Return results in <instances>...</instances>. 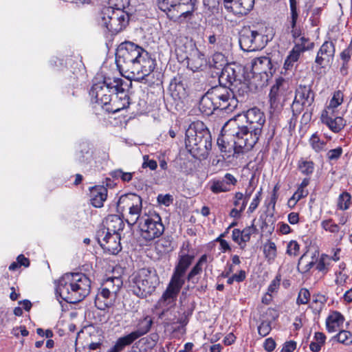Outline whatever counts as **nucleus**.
Segmentation results:
<instances>
[{
  "label": "nucleus",
  "mask_w": 352,
  "mask_h": 352,
  "mask_svg": "<svg viewBox=\"0 0 352 352\" xmlns=\"http://www.w3.org/2000/svg\"><path fill=\"white\" fill-rule=\"evenodd\" d=\"M194 259V254H189L182 250L180 251L178 256V261L175 265L174 270L186 274L187 270L191 265Z\"/></svg>",
  "instance_id": "nucleus-28"
},
{
  "label": "nucleus",
  "mask_w": 352,
  "mask_h": 352,
  "mask_svg": "<svg viewBox=\"0 0 352 352\" xmlns=\"http://www.w3.org/2000/svg\"><path fill=\"white\" fill-rule=\"evenodd\" d=\"M122 285V280L120 277H109L104 280L96 296V307L100 310L111 307Z\"/></svg>",
  "instance_id": "nucleus-9"
},
{
  "label": "nucleus",
  "mask_w": 352,
  "mask_h": 352,
  "mask_svg": "<svg viewBox=\"0 0 352 352\" xmlns=\"http://www.w3.org/2000/svg\"><path fill=\"white\" fill-rule=\"evenodd\" d=\"M212 67L222 70V68L228 65L226 58L221 52H216L212 56V62L210 63Z\"/></svg>",
  "instance_id": "nucleus-37"
},
{
  "label": "nucleus",
  "mask_w": 352,
  "mask_h": 352,
  "mask_svg": "<svg viewBox=\"0 0 352 352\" xmlns=\"http://www.w3.org/2000/svg\"><path fill=\"white\" fill-rule=\"evenodd\" d=\"M152 324V318L150 316H146L139 320L135 331L122 338L128 344V345H130L135 340L146 334L150 331Z\"/></svg>",
  "instance_id": "nucleus-20"
},
{
  "label": "nucleus",
  "mask_w": 352,
  "mask_h": 352,
  "mask_svg": "<svg viewBox=\"0 0 352 352\" xmlns=\"http://www.w3.org/2000/svg\"><path fill=\"white\" fill-rule=\"evenodd\" d=\"M209 90L218 109L230 113L237 107L238 101L229 87L219 85Z\"/></svg>",
  "instance_id": "nucleus-15"
},
{
  "label": "nucleus",
  "mask_w": 352,
  "mask_h": 352,
  "mask_svg": "<svg viewBox=\"0 0 352 352\" xmlns=\"http://www.w3.org/2000/svg\"><path fill=\"white\" fill-rule=\"evenodd\" d=\"M107 197V189L102 186H96L91 190V204L96 208H100L103 206Z\"/></svg>",
  "instance_id": "nucleus-30"
},
{
  "label": "nucleus",
  "mask_w": 352,
  "mask_h": 352,
  "mask_svg": "<svg viewBox=\"0 0 352 352\" xmlns=\"http://www.w3.org/2000/svg\"><path fill=\"white\" fill-rule=\"evenodd\" d=\"M310 299V293L306 288H302L298 295L296 303L298 305H306Z\"/></svg>",
  "instance_id": "nucleus-47"
},
{
  "label": "nucleus",
  "mask_w": 352,
  "mask_h": 352,
  "mask_svg": "<svg viewBox=\"0 0 352 352\" xmlns=\"http://www.w3.org/2000/svg\"><path fill=\"white\" fill-rule=\"evenodd\" d=\"M351 195L347 192H342L338 198V206L340 210H345L349 208L351 204Z\"/></svg>",
  "instance_id": "nucleus-41"
},
{
  "label": "nucleus",
  "mask_w": 352,
  "mask_h": 352,
  "mask_svg": "<svg viewBox=\"0 0 352 352\" xmlns=\"http://www.w3.org/2000/svg\"><path fill=\"white\" fill-rule=\"evenodd\" d=\"M287 89L288 84L283 78L276 80L269 94L271 109L276 110L282 107L285 100Z\"/></svg>",
  "instance_id": "nucleus-17"
},
{
  "label": "nucleus",
  "mask_w": 352,
  "mask_h": 352,
  "mask_svg": "<svg viewBox=\"0 0 352 352\" xmlns=\"http://www.w3.org/2000/svg\"><path fill=\"white\" fill-rule=\"evenodd\" d=\"M230 120L237 122L241 131L240 133L246 138V141L254 146L261 134L265 122V116L259 109L254 107L248 110L245 114L239 115Z\"/></svg>",
  "instance_id": "nucleus-6"
},
{
  "label": "nucleus",
  "mask_w": 352,
  "mask_h": 352,
  "mask_svg": "<svg viewBox=\"0 0 352 352\" xmlns=\"http://www.w3.org/2000/svg\"><path fill=\"white\" fill-rule=\"evenodd\" d=\"M322 122L326 124L334 133L340 132L346 125V122L342 117L333 118Z\"/></svg>",
  "instance_id": "nucleus-35"
},
{
  "label": "nucleus",
  "mask_w": 352,
  "mask_h": 352,
  "mask_svg": "<svg viewBox=\"0 0 352 352\" xmlns=\"http://www.w3.org/2000/svg\"><path fill=\"white\" fill-rule=\"evenodd\" d=\"M335 338L337 340L346 345H349L352 343V333L350 331L342 330L340 331Z\"/></svg>",
  "instance_id": "nucleus-42"
},
{
  "label": "nucleus",
  "mask_w": 352,
  "mask_h": 352,
  "mask_svg": "<svg viewBox=\"0 0 352 352\" xmlns=\"http://www.w3.org/2000/svg\"><path fill=\"white\" fill-rule=\"evenodd\" d=\"M142 199L135 193L122 195L117 203V211L122 214L130 226L136 224L142 215Z\"/></svg>",
  "instance_id": "nucleus-8"
},
{
  "label": "nucleus",
  "mask_w": 352,
  "mask_h": 352,
  "mask_svg": "<svg viewBox=\"0 0 352 352\" xmlns=\"http://www.w3.org/2000/svg\"><path fill=\"white\" fill-rule=\"evenodd\" d=\"M131 86V82L124 80L122 78H116L113 80L109 78L104 79L102 82H99L93 85L91 90L90 95L92 99H94L95 102L101 105H107L111 102L112 94H121L123 97L120 99L123 101L122 105H118L116 103L118 102L116 99L118 98L116 96V99L113 100V105L116 109H111L113 112L119 111L126 107L129 104V97L125 91Z\"/></svg>",
  "instance_id": "nucleus-2"
},
{
  "label": "nucleus",
  "mask_w": 352,
  "mask_h": 352,
  "mask_svg": "<svg viewBox=\"0 0 352 352\" xmlns=\"http://www.w3.org/2000/svg\"><path fill=\"white\" fill-rule=\"evenodd\" d=\"M252 81L258 87L267 85L268 80L272 76L275 69L272 66L271 59L267 56L258 57L252 60Z\"/></svg>",
  "instance_id": "nucleus-13"
},
{
  "label": "nucleus",
  "mask_w": 352,
  "mask_h": 352,
  "mask_svg": "<svg viewBox=\"0 0 352 352\" xmlns=\"http://www.w3.org/2000/svg\"><path fill=\"white\" fill-rule=\"evenodd\" d=\"M344 316L338 311L333 312L326 320L327 329L329 333L338 331V328L343 324Z\"/></svg>",
  "instance_id": "nucleus-32"
},
{
  "label": "nucleus",
  "mask_w": 352,
  "mask_h": 352,
  "mask_svg": "<svg viewBox=\"0 0 352 352\" xmlns=\"http://www.w3.org/2000/svg\"><path fill=\"white\" fill-rule=\"evenodd\" d=\"M173 197L171 195L166 194V195H159L157 196V201L160 204H164L166 206H168L170 204L173 202Z\"/></svg>",
  "instance_id": "nucleus-64"
},
{
  "label": "nucleus",
  "mask_w": 352,
  "mask_h": 352,
  "mask_svg": "<svg viewBox=\"0 0 352 352\" xmlns=\"http://www.w3.org/2000/svg\"><path fill=\"white\" fill-rule=\"evenodd\" d=\"M264 253L265 256L269 259H272L276 254V247L274 242L269 241L267 244L264 246Z\"/></svg>",
  "instance_id": "nucleus-48"
},
{
  "label": "nucleus",
  "mask_w": 352,
  "mask_h": 352,
  "mask_svg": "<svg viewBox=\"0 0 352 352\" xmlns=\"http://www.w3.org/2000/svg\"><path fill=\"white\" fill-rule=\"evenodd\" d=\"M309 141L313 149H314L316 152H320L324 147L325 142L321 141L316 134H314L311 136Z\"/></svg>",
  "instance_id": "nucleus-51"
},
{
  "label": "nucleus",
  "mask_w": 352,
  "mask_h": 352,
  "mask_svg": "<svg viewBox=\"0 0 352 352\" xmlns=\"http://www.w3.org/2000/svg\"><path fill=\"white\" fill-rule=\"evenodd\" d=\"M215 48L218 50L226 51L231 47L230 39L228 36L219 34V39Z\"/></svg>",
  "instance_id": "nucleus-43"
},
{
  "label": "nucleus",
  "mask_w": 352,
  "mask_h": 352,
  "mask_svg": "<svg viewBox=\"0 0 352 352\" xmlns=\"http://www.w3.org/2000/svg\"><path fill=\"white\" fill-rule=\"evenodd\" d=\"M250 197V193L247 194L245 196L242 192H236L234 195V205L236 208H240V206L242 202L245 201V206L247 205L248 201Z\"/></svg>",
  "instance_id": "nucleus-54"
},
{
  "label": "nucleus",
  "mask_w": 352,
  "mask_h": 352,
  "mask_svg": "<svg viewBox=\"0 0 352 352\" xmlns=\"http://www.w3.org/2000/svg\"><path fill=\"white\" fill-rule=\"evenodd\" d=\"M136 224L140 231L141 236L148 241L160 237L164 231L162 219L156 212L144 213Z\"/></svg>",
  "instance_id": "nucleus-11"
},
{
  "label": "nucleus",
  "mask_w": 352,
  "mask_h": 352,
  "mask_svg": "<svg viewBox=\"0 0 352 352\" xmlns=\"http://www.w3.org/2000/svg\"><path fill=\"white\" fill-rule=\"evenodd\" d=\"M126 346H128V344L121 337L118 339L115 345L108 352H120Z\"/></svg>",
  "instance_id": "nucleus-59"
},
{
  "label": "nucleus",
  "mask_w": 352,
  "mask_h": 352,
  "mask_svg": "<svg viewBox=\"0 0 352 352\" xmlns=\"http://www.w3.org/2000/svg\"><path fill=\"white\" fill-rule=\"evenodd\" d=\"M199 108L203 113L207 116L211 115L214 110L218 109L214 100L212 99V94L210 90L201 98Z\"/></svg>",
  "instance_id": "nucleus-29"
},
{
  "label": "nucleus",
  "mask_w": 352,
  "mask_h": 352,
  "mask_svg": "<svg viewBox=\"0 0 352 352\" xmlns=\"http://www.w3.org/2000/svg\"><path fill=\"white\" fill-rule=\"evenodd\" d=\"M185 144L193 157L206 159L212 148L210 133L202 122H194L186 131Z\"/></svg>",
  "instance_id": "nucleus-5"
},
{
  "label": "nucleus",
  "mask_w": 352,
  "mask_h": 352,
  "mask_svg": "<svg viewBox=\"0 0 352 352\" xmlns=\"http://www.w3.org/2000/svg\"><path fill=\"white\" fill-rule=\"evenodd\" d=\"M116 65L128 79L142 82L155 68V60L142 47L131 41L121 43L116 54ZM129 81V80H127Z\"/></svg>",
  "instance_id": "nucleus-1"
},
{
  "label": "nucleus",
  "mask_w": 352,
  "mask_h": 352,
  "mask_svg": "<svg viewBox=\"0 0 352 352\" xmlns=\"http://www.w3.org/2000/svg\"><path fill=\"white\" fill-rule=\"evenodd\" d=\"M308 195L307 190H301L297 189V190L294 193L292 197L287 201V206L290 208H293L296 205L297 202L300 200L302 198L307 197Z\"/></svg>",
  "instance_id": "nucleus-40"
},
{
  "label": "nucleus",
  "mask_w": 352,
  "mask_h": 352,
  "mask_svg": "<svg viewBox=\"0 0 352 352\" xmlns=\"http://www.w3.org/2000/svg\"><path fill=\"white\" fill-rule=\"evenodd\" d=\"M329 259V256L326 254H322L320 260L316 264V270L319 272H322L324 274L327 273L328 271V264L327 263V260Z\"/></svg>",
  "instance_id": "nucleus-55"
},
{
  "label": "nucleus",
  "mask_w": 352,
  "mask_h": 352,
  "mask_svg": "<svg viewBox=\"0 0 352 352\" xmlns=\"http://www.w3.org/2000/svg\"><path fill=\"white\" fill-rule=\"evenodd\" d=\"M229 89L232 91L233 95L236 98L238 103L239 102H243L245 96L247 95L248 92V87L247 85L242 82L241 80L237 83L234 84L231 87H229Z\"/></svg>",
  "instance_id": "nucleus-34"
},
{
  "label": "nucleus",
  "mask_w": 352,
  "mask_h": 352,
  "mask_svg": "<svg viewBox=\"0 0 352 352\" xmlns=\"http://www.w3.org/2000/svg\"><path fill=\"white\" fill-rule=\"evenodd\" d=\"M148 167L151 170H154L157 167V162L154 160H149L148 155L144 156V162L142 164V168Z\"/></svg>",
  "instance_id": "nucleus-62"
},
{
  "label": "nucleus",
  "mask_w": 352,
  "mask_h": 352,
  "mask_svg": "<svg viewBox=\"0 0 352 352\" xmlns=\"http://www.w3.org/2000/svg\"><path fill=\"white\" fill-rule=\"evenodd\" d=\"M352 55V47L351 45L349 44L348 47L343 50L340 54V58L342 62L349 63Z\"/></svg>",
  "instance_id": "nucleus-63"
},
{
  "label": "nucleus",
  "mask_w": 352,
  "mask_h": 352,
  "mask_svg": "<svg viewBox=\"0 0 352 352\" xmlns=\"http://www.w3.org/2000/svg\"><path fill=\"white\" fill-rule=\"evenodd\" d=\"M207 261L208 256L206 254H203L199 258L196 264L193 266V267L190 270L186 276V279L188 282H191L193 284L198 283L199 278L196 276L201 273L203 266L207 263Z\"/></svg>",
  "instance_id": "nucleus-31"
},
{
  "label": "nucleus",
  "mask_w": 352,
  "mask_h": 352,
  "mask_svg": "<svg viewBox=\"0 0 352 352\" xmlns=\"http://www.w3.org/2000/svg\"><path fill=\"white\" fill-rule=\"evenodd\" d=\"M298 168L302 174L310 175L314 171V163L312 161L301 158L298 162Z\"/></svg>",
  "instance_id": "nucleus-36"
},
{
  "label": "nucleus",
  "mask_w": 352,
  "mask_h": 352,
  "mask_svg": "<svg viewBox=\"0 0 352 352\" xmlns=\"http://www.w3.org/2000/svg\"><path fill=\"white\" fill-rule=\"evenodd\" d=\"M196 48L195 45L187 37L179 36L175 40V52L180 62L184 61Z\"/></svg>",
  "instance_id": "nucleus-22"
},
{
  "label": "nucleus",
  "mask_w": 352,
  "mask_h": 352,
  "mask_svg": "<svg viewBox=\"0 0 352 352\" xmlns=\"http://www.w3.org/2000/svg\"><path fill=\"white\" fill-rule=\"evenodd\" d=\"M336 111L335 108H331V107L327 106L325 109H324L321 114V121H325L328 120H331L333 118H339L338 115H336Z\"/></svg>",
  "instance_id": "nucleus-50"
},
{
  "label": "nucleus",
  "mask_w": 352,
  "mask_h": 352,
  "mask_svg": "<svg viewBox=\"0 0 352 352\" xmlns=\"http://www.w3.org/2000/svg\"><path fill=\"white\" fill-rule=\"evenodd\" d=\"M194 10V6L192 4L187 5L184 3L177 1L175 9L172 10L170 14V19L183 22L185 19L191 15Z\"/></svg>",
  "instance_id": "nucleus-25"
},
{
  "label": "nucleus",
  "mask_w": 352,
  "mask_h": 352,
  "mask_svg": "<svg viewBox=\"0 0 352 352\" xmlns=\"http://www.w3.org/2000/svg\"><path fill=\"white\" fill-rule=\"evenodd\" d=\"M97 239L102 248L112 254H118L121 250L120 235L106 232L105 229L99 230Z\"/></svg>",
  "instance_id": "nucleus-18"
},
{
  "label": "nucleus",
  "mask_w": 352,
  "mask_h": 352,
  "mask_svg": "<svg viewBox=\"0 0 352 352\" xmlns=\"http://www.w3.org/2000/svg\"><path fill=\"white\" fill-rule=\"evenodd\" d=\"M184 283L185 274L173 270L168 287L157 302V306L163 309L162 314L160 315V318L164 314L165 311L168 310L169 307L175 305Z\"/></svg>",
  "instance_id": "nucleus-10"
},
{
  "label": "nucleus",
  "mask_w": 352,
  "mask_h": 352,
  "mask_svg": "<svg viewBox=\"0 0 352 352\" xmlns=\"http://www.w3.org/2000/svg\"><path fill=\"white\" fill-rule=\"evenodd\" d=\"M343 93L338 90L334 92L333 97L330 100L329 107L331 108L336 109L339 105H340L343 102Z\"/></svg>",
  "instance_id": "nucleus-46"
},
{
  "label": "nucleus",
  "mask_w": 352,
  "mask_h": 352,
  "mask_svg": "<svg viewBox=\"0 0 352 352\" xmlns=\"http://www.w3.org/2000/svg\"><path fill=\"white\" fill-rule=\"evenodd\" d=\"M210 190L213 193L218 194L228 192L230 188L227 186L226 182H224L223 179H214L211 182Z\"/></svg>",
  "instance_id": "nucleus-38"
},
{
  "label": "nucleus",
  "mask_w": 352,
  "mask_h": 352,
  "mask_svg": "<svg viewBox=\"0 0 352 352\" xmlns=\"http://www.w3.org/2000/svg\"><path fill=\"white\" fill-rule=\"evenodd\" d=\"M91 280L82 273H67L59 280L57 292L69 303H77L90 292Z\"/></svg>",
  "instance_id": "nucleus-3"
},
{
  "label": "nucleus",
  "mask_w": 352,
  "mask_h": 352,
  "mask_svg": "<svg viewBox=\"0 0 352 352\" xmlns=\"http://www.w3.org/2000/svg\"><path fill=\"white\" fill-rule=\"evenodd\" d=\"M261 190L257 192L255 197L252 201L248 209V212L252 213L258 207L260 201H261Z\"/></svg>",
  "instance_id": "nucleus-60"
},
{
  "label": "nucleus",
  "mask_w": 352,
  "mask_h": 352,
  "mask_svg": "<svg viewBox=\"0 0 352 352\" xmlns=\"http://www.w3.org/2000/svg\"><path fill=\"white\" fill-rule=\"evenodd\" d=\"M315 94L311 85H300L296 89V95L292 105L294 114H300L305 108L310 107L314 102Z\"/></svg>",
  "instance_id": "nucleus-16"
},
{
  "label": "nucleus",
  "mask_w": 352,
  "mask_h": 352,
  "mask_svg": "<svg viewBox=\"0 0 352 352\" xmlns=\"http://www.w3.org/2000/svg\"><path fill=\"white\" fill-rule=\"evenodd\" d=\"M179 0H162L159 3L160 9L166 12L167 16L170 19L172 10L175 8Z\"/></svg>",
  "instance_id": "nucleus-39"
},
{
  "label": "nucleus",
  "mask_w": 352,
  "mask_h": 352,
  "mask_svg": "<svg viewBox=\"0 0 352 352\" xmlns=\"http://www.w3.org/2000/svg\"><path fill=\"white\" fill-rule=\"evenodd\" d=\"M336 52L332 41H325L320 47L315 62L321 67H324L332 62Z\"/></svg>",
  "instance_id": "nucleus-21"
},
{
  "label": "nucleus",
  "mask_w": 352,
  "mask_h": 352,
  "mask_svg": "<svg viewBox=\"0 0 352 352\" xmlns=\"http://www.w3.org/2000/svg\"><path fill=\"white\" fill-rule=\"evenodd\" d=\"M242 69L241 66L230 64L222 68L219 76V85L231 87L241 80Z\"/></svg>",
  "instance_id": "nucleus-19"
},
{
  "label": "nucleus",
  "mask_w": 352,
  "mask_h": 352,
  "mask_svg": "<svg viewBox=\"0 0 352 352\" xmlns=\"http://www.w3.org/2000/svg\"><path fill=\"white\" fill-rule=\"evenodd\" d=\"M280 280H281L280 274H277L276 276L275 277V278L273 280H272V282L270 283V284L268 287V289H267V295L270 296H272V294L273 293L277 292V290L280 286Z\"/></svg>",
  "instance_id": "nucleus-52"
},
{
  "label": "nucleus",
  "mask_w": 352,
  "mask_h": 352,
  "mask_svg": "<svg viewBox=\"0 0 352 352\" xmlns=\"http://www.w3.org/2000/svg\"><path fill=\"white\" fill-rule=\"evenodd\" d=\"M300 250V246L297 241H291L287 247V253L290 256H297Z\"/></svg>",
  "instance_id": "nucleus-56"
},
{
  "label": "nucleus",
  "mask_w": 352,
  "mask_h": 352,
  "mask_svg": "<svg viewBox=\"0 0 352 352\" xmlns=\"http://www.w3.org/2000/svg\"><path fill=\"white\" fill-rule=\"evenodd\" d=\"M80 162L82 163H89L91 159V152H89V149H82L80 154L78 157Z\"/></svg>",
  "instance_id": "nucleus-61"
},
{
  "label": "nucleus",
  "mask_w": 352,
  "mask_h": 352,
  "mask_svg": "<svg viewBox=\"0 0 352 352\" xmlns=\"http://www.w3.org/2000/svg\"><path fill=\"white\" fill-rule=\"evenodd\" d=\"M300 51V47L298 46L293 47L292 50L289 52L285 60L283 68V69H284V74H287L288 72H292L295 67V64L298 62L300 56V54H299Z\"/></svg>",
  "instance_id": "nucleus-33"
},
{
  "label": "nucleus",
  "mask_w": 352,
  "mask_h": 352,
  "mask_svg": "<svg viewBox=\"0 0 352 352\" xmlns=\"http://www.w3.org/2000/svg\"><path fill=\"white\" fill-rule=\"evenodd\" d=\"M185 60H187L188 67L193 72L201 69L206 63L204 54L197 48L194 49Z\"/></svg>",
  "instance_id": "nucleus-26"
},
{
  "label": "nucleus",
  "mask_w": 352,
  "mask_h": 352,
  "mask_svg": "<svg viewBox=\"0 0 352 352\" xmlns=\"http://www.w3.org/2000/svg\"><path fill=\"white\" fill-rule=\"evenodd\" d=\"M290 16L287 18V29L292 34V37L296 39L301 35V29L297 24L298 12L297 10L296 0H289Z\"/></svg>",
  "instance_id": "nucleus-24"
},
{
  "label": "nucleus",
  "mask_w": 352,
  "mask_h": 352,
  "mask_svg": "<svg viewBox=\"0 0 352 352\" xmlns=\"http://www.w3.org/2000/svg\"><path fill=\"white\" fill-rule=\"evenodd\" d=\"M111 6L115 10H124L129 4V0H110Z\"/></svg>",
  "instance_id": "nucleus-53"
},
{
  "label": "nucleus",
  "mask_w": 352,
  "mask_h": 352,
  "mask_svg": "<svg viewBox=\"0 0 352 352\" xmlns=\"http://www.w3.org/2000/svg\"><path fill=\"white\" fill-rule=\"evenodd\" d=\"M267 41V36L250 27H243L239 33V45L241 50L245 52L262 50Z\"/></svg>",
  "instance_id": "nucleus-14"
},
{
  "label": "nucleus",
  "mask_w": 352,
  "mask_h": 352,
  "mask_svg": "<svg viewBox=\"0 0 352 352\" xmlns=\"http://www.w3.org/2000/svg\"><path fill=\"white\" fill-rule=\"evenodd\" d=\"M129 20V15L124 10L104 8L102 11L101 23L111 34H116L122 31L127 25Z\"/></svg>",
  "instance_id": "nucleus-12"
},
{
  "label": "nucleus",
  "mask_w": 352,
  "mask_h": 352,
  "mask_svg": "<svg viewBox=\"0 0 352 352\" xmlns=\"http://www.w3.org/2000/svg\"><path fill=\"white\" fill-rule=\"evenodd\" d=\"M257 230H258L254 225V223L250 226H248L243 230H241L242 234L241 241L244 243L249 241L251 236L256 233Z\"/></svg>",
  "instance_id": "nucleus-44"
},
{
  "label": "nucleus",
  "mask_w": 352,
  "mask_h": 352,
  "mask_svg": "<svg viewBox=\"0 0 352 352\" xmlns=\"http://www.w3.org/2000/svg\"><path fill=\"white\" fill-rule=\"evenodd\" d=\"M342 153V148L341 147H338L334 149L329 150L327 153V158L332 160H337Z\"/></svg>",
  "instance_id": "nucleus-58"
},
{
  "label": "nucleus",
  "mask_w": 352,
  "mask_h": 352,
  "mask_svg": "<svg viewBox=\"0 0 352 352\" xmlns=\"http://www.w3.org/2000/svg\"><path fill=\"white\" fill-rule=\"evenodd\" d=\"M322 228L332 233H337L340 230V227L335 223L332 219H328L322 222Z\"/></svg>",
  "instance_id": "nucleus-49"
},
{
  "label": "nucleus",
  "mask_w": 352,
  "mask_h": 352,
  "mask_svg": "<svg viewBox=\"0 0 352 352\" xmlns=\"http://www.w3.org/2000/svg\"><path fill=\"white\" fill-rule=\"evenodd\" d=\"M239 126L235 120H228L223 126L221 135L217 139V145L223 156L229 157L233 153L248 151L253 148L246 138L240 133Z\"/></svg>",
  "instance_id": "nucleus-4"
},
{
  "label": "nucleus",
  "mask_w": 352,
  "mask_h": 352,
  "mask_svg": "<svg viewBox=\"0 0 352 352\" xmlns=\"http://www.w3.org/2000/svg\"><path fill=\"white\" fill-rule=\"evenodd\" d=\"M270 331L271 324L270 322L263 321L258 327V332L263 337L267 336L270 333Z\"/></svg>",
  "instance_id": "nucleus-57"
},
{
  "label": "nucleus",
  "mask_w": 352,
  "mask_h": 352,
  "mask_svg": "<svg viewBox=\"0 0 352 352\" xmlns=\"http://www.w3.org/2000/svg\"><path fill=\"white\" fill-rule=\"evenodd\" d=\"M106 232L111 234H120L119 232L122 231L124 227L123 220L116 214L109 215L106 218Z\"/></svg>",
  "instance_id": "nucleus-27"
},
{
  "label": "nucleus",
  "mask_w": 352,
  "mask_h": 352,
  "mask_svg": "<svg viewBox=\"0 0 352 352\" xmlns=\"http://www.w3.org/2000/svg\"><path fill=\"white\" fill-rule=\"evenodd\" d=\"M225 8L238 15H245L250 11L254 0H223Z\"/></svg>",
  "instance_id": "nucleus-23"
},
{
  "label": "nucleus",
  "mask_w": 352,
  "mask_h": 352,
  "mask_svg": "<svg viewBox=\"0 0 352 352\" xmlns=\"http://www.w3.org/2000/svg\"><path fill=\"white\" fill-rule=\"evenodd\" d=\"M313 43H309V39L304 36L300 38V39L295 43L294 47H299L300 51L299 54L301 55L305 51L311 49L312 47Z\"/></svg>",
  "instance_id": "nucleus-45"
},
{
  "label": "nucleus",
  "mask_w": 352,
  "mask_h": 352,
  "mask_svg": "<svg viewBox=\"0 0 352 352\" xmlns=\"http://www.w3.org/2000/svg\"><path fill=\"white\" fill-rule=\"evenodd\" d=\"M133 293L140 298H146L152 294L160 284V279L155 270L142 268L131 276Z\"/></svg>",
  "instance_id": "nucleus-7"
}]
</instances>
